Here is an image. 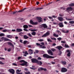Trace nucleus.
Wrapping results in <instances>:
<instances>
[{"label": "nucleus", "mask_w": 74, "mask_h": 74, "mask_svg": "<svg viewBox=\"0 0 74 74\" xmlns=\"http://www.w3.org/2000/svg\"><path fill=\"white\" fill-rule=\"evenodd\" d=\"M20 62H23L24 63H23L22 64H20V65L21 66H27V62L26 61H25L24 60H22L20 61Z\"/></svg>", "instance_id": "1"}, {"label": "nucleus", "mask_w": 74, "mask_h": 74, "mask_svg": "<svg viewBox=\"0 0 74 74\" xmlns=\"http://www.w3.org/2000/svg\"><path fill=\"white\" fill-rule=\"evenodd\" d=\"M8 71L12 74H14L15 73V71L13 69H9L8 70Z\"/></svg>", "instance_id": "2"}, {"label": "nucleus", "mask_w": 74, "mask_h": 74, "mask_svg": "<svg viewBox=\"0 0 74 74\" xmlns=\"http://www.w3.org/2000/svg\"><path fill=\"white\" fill-rule=\"evenodd\" d=\"M67 71V69L65 68H62L61 69V71L63 73L66 72Z\"/></svg>", "instance_id": "3"}, {"label": "nucleus", "mask_w": 74, "mask_h": 74, "mask_svg": "<svg viewBox=\"0 0 74 74\" xmlns=\"http://www.w3.org/2000/svg\"><path fill=\"white\" fill-rule=\"evenodd\" d=\"M31 60L32 63H37V61H38V60L34 58L31 59Z\"/></svg>", "instance_id": "4"}, {"label": "nucleus", "mask_w": 74, "mask_h": 74, "mask_svg": "<svg viewBox=\"0 0 74 74\" xmlns=\"http://www.w3.org/2000/svg\"><path fill=\"white\" fill-rule=\"evenodd\" d=\"M73 9L71 7H69V8H66V11L67 12H69V11H72V10H73Z\"/></svg>", "instance_id": "5"}, {"label": "nucleus", "mask_w": 74, "mask_h": 74, "mask_svg": "<svg viewBox=\"0 0 74 74\" xmlns=\"http://www.w3.org/2000/svg\"><path fill=\"white\" fill-rule=\"evenodd\" d=\"M21 71V70H19V69H17L16 70V73L17 74H22V72L20 73Z\"/></svg>", "instance_id": "6"}, {"label": "nucleus", "mask_w": 74, "mask_h": 74, "mask_svg": "<svg viewBox=\"0 0 74 74\" xmlns=\"http://www.w3.org/2000/svg\"><path fill=\"white\" fill-rule=\"evenodd\" d=\"M48 53H49V54H50L51 55H53V52H52V51H51V50H49L48 51Z\"/></svg>", "instance_id": "7"}, {"label": "nucleus", "mask_w": 74, "mask_h": 74, "mask_svg": "<svg viewBox=\"0 0 74 74\" xmlns=\"http://www.w3.org/2000/svg\"><path fill=\"white\" fill-rule=\"evenodd\" d=\"M23 44L24 45H27L29 44V42L27 41V40H25L23 42Z\"/></svg>", "instance_id": "8"}, {"label": "nucleus", "mask_w": 74, "mask_h": 74, "mask_svg": "<svg viewBox=\"0 0 74 74\" xmlns=\"http://www.w3.org/2000/svg\"><path fill=\"white\" fill-rule=\"evenodd\" d=\"M58 25L60 27H64V25L62 23H60L58 24Z\"/></svg>", "instance_id": "9"}, {"label": "nucleus", "mask_w": 74, "mask_h": 74, "mask_svg": "<svg viewBox=\"0 0 74 74\" xmlns=\"http://www.w3.org/2000/svg\"><path fill=\"white\" fill-rule=\"evenodd\" d=\"M36 18L38 19L39 22H41V21H42V20H41L42 19V18H41L37 17Z\"/></svg>", "instance_id": "10"}, {"label": "nucleus", "mask_w": 74, "mask_h": 74, "mask_svg": "<svg viewBox=\"0 0 74 74\" xmlns=\"http://www.w3.org/2000/svg\"><path fill=\"white\" fill-rule=\"evenodd\" d=\"M47 69H44L42 68H39L38 69V71H41L42 70H44V71H46Z\"/></svg>", "instance_id": "11"}, {"label": "nucleus", "mask_w": 74, "mask_h": 74, "mask_svg": "<svg viewBox=\"0 0 74 74\" xmlns=\"http://www.w3.org/2000/svg\"><path fill=\"white\" fill-rule=\"evenodd\" d=\"M47 58H54V57L53 56H49V55H47Z\"/></svg>", "instance_id": "12"}, {"label": "nucleus", "mask_w": 74, "mask_h": 74, "mask_svg": "<svg viewBox=\"0 0 74 74\" xmlns=\"http://www.w3.org/2000/svg\"><path fill=\"white\" fill-rule=\"evenodd\" d=\"M28 51L30 55L33 54V50H32V49H29L28 50Z\"/></svg>", "instance_id": "13"}, {"label": "nucleus", "mask_w": 74, "mask_h": 74, "mask_svg": "<svg viewBox=\"0 0 74 74\" xmlns=\"http://www.w3.org/2000/svg\"><path fill=\"white\" fill-rule=\"evenodd\" d=\"M4 41H11V42H12V41L11 40L9 39H8V38H5L4 37Z\"/></svg>", "instance_id": "14"}, {"label": "nucleus", "mask_w": 74, "mask_h": 74, "mask_svg": "<svg viewBox=\"0 0 74 74\" xmlns=\"http://www.w3.org/2000/svg\"><path fill=\"white\" fill-rule=\"evenodd\" d=\"M57 18L60 21H62L63 20V18L61 17H58Z\"/></svg>", "instance_id": "15"}, {"label": "nucleus", "mask_w": 74, "mask_h": 74, "mask_svg": "<svg viewBox=\"0 0 74 74\" xmlns=\"http://www.w3.org/2000/svg\"><path fill=\"white\" fill-rule=\"evenodd\" d=\"M56 48L58 49V50H60L61 49L63 48V47L61 46H58L56 47Z\"/></svg>", "instance_id": "16"}, {"label": "nucleus", "mask_w": 74, "mask_h": 74, "mask_svg": "<svg viewBox=\"0 0 74 74\" xmlns=\"http://www.w3.org/2000/svg\"><path fill=\"white\" fill-rule=\"evenodd\" d=\"M22 31V29H16V32H20Z\"/></svg>", "instance_id": "17"}, {"label": "nucleus", "mask_w": 74, "mask_h": 74, "mask_svg": "<svg viewBox=\"0 0 74 74\" xmlns=\"http://www.w3.org/2000/svg\"><path fill=\"white\" fill-rule=\"evenodd\" d=\"M37 63L38 64H39V65H40V66H41V65H42V62H41L40 61H38V60L37 61Z\"/></svg>", "instance_id": "18"}, {"label": "nucleus", "mask_w": 74, "mask_h": 74, "mask_svg": "<svg viewBox=\"0 0 74 74\" xmlns=\"http://www.w3.org/2000/svg\"><path fill=\"white\" fill-rule=\"evenodd\" d=\"M7 44H8V45H11L13 47H14V46L13 44H12V43H11V42H8Z\"/></svg>", "instance_id": "19"}, {"label": "nucleus", "mask_w": 74, "mask_h": 74, "mask_svg": "<svg viewBox=\"0 0 74 74\" xmlns=\"http://www.w3.org/2000/svg\"><path fill=\"white\" fill-rule=\"evenodd\" d=\"M6 37L7 38H12V36L11 35H7Z\"/></svg>", "instance_id": "20"}, {"label": "nucleus", "mask_w": 74, "mask_h": 74, "mask_svg": "<svg viewBox=\"0 0 74 74\" xmlns=\"http://www.w3.org/2000/svg\"><path fill=\"white\" fill-rule=\"evenodd\" d=\"M56 32L58 33V34L59 35V36H62V33L60 32V31L57 30Z\"/></svg>", "instance_id": "21"}, {"label": "nucleus", "mask_w": 74, "mask_h": 74, "mask_svg": "<svg viewBox=\"0 0 74 74\" xmlns=\"http://www.w3.org/2000/svg\"><path fill=\"white\" fill-rule=\"evenodd\" d=\"M41 26L44 28H46V27H47V25H46V24H44L42 25H41Z\"/></svg>", "instance_id": "22"}, {"label": "nucleus", "mask_w": 74, "mask_h": 74, "mask_svg": "<svg viewBox=\"0 0 74 74\" xmlns=\"http://www.w3.org/2000/svg\"><path fill=\"white\" fill-rule=\"evenodd\" d=\"M62 64H63V65H66V62L65 61H62Z\"/></svg>", "instance_id": "23"}, {"label": "nucleus", "mask_w": 74, "mask_h": 74, "mask_svg": "<svg viewBox=\"0 0 74 74\" xmlns=\"http://www.w3.org/2000/svg\"><path fill=\"white\" fill-rule=\"evenodd\" d=\"M53 36H54V37H59V35H58V34L56 35V34L55 33L53 34Z\"/></svg>", "instance_id": "24"}, {"label": "nucleus", "mask_w": 74, "mask_h": 74, "mask_svg": "<svg viewBox=\"0 0 74 74\" xmlns=\"http://www.w3.org/2000/svg\"><path fill=\"white\" fill-rule=\"evenodd\" d=\"M24 38L25 39H27L29 38V37L27 36V35H25L24 36Z\"/></svg>", "instance_id": "25"}, {"label": "nucleus", "mask_w": 74, "mask_h": 74, "mask_svg": "<svg viewBox=\"0 0 74 74\" xmlns=\"http://www.w3.org/2000/svg\"><path fill=\"white\" fill-rule=\"evenodd\" d=\"M31 34L32 35V36H35L36 34V33L35 32H33L31 33Z\"/></svg>", "instance_id": "26"}, {"label": "nucleus", "mask_w": 74, "mask_h": 74, "mask_svg": "<svg viewBox=\"0 0 74 74\" xmlns=\"http://www.w3.org/2000/svg\"><path fill=\"white\" fill-rule=\"evenodd\" d=\"M23 27L24 28H25V29H27V28H28V26L27 25H23Z\"/></svg>", "instance_id": "27"}, {"label": "nucleus", "mask_w": 74, "mask_h": 74, "mask_svg": "<svg viewBox=\"0 0 74 74\" xmlns=\"http://www.w3.org/2000/svg\"><path fill=\"white\" fill-rule=\"evenodd\" d=\"M50 31H47V36H49L50 34Z\"/></svg>", "instance_id": "28"}, {"label": "nucleus", "mask_w": 74, "mask_h": 74, "mask_svg": "<svg viewBox=\"0 0 74 74\" xmlns=\"http://www.w3.org/2000/svg\"><path fill=\"white\" fill-rule=\"evenodd\" d=\"M64 46L65 48H69V45H68L67 44H65Z\"/></svg>", "instance_id": "29"}, {"label": "nucleus", "mask_w": 74, "mask_h": 74, "mask_svg": "<svg viewBox=\"0 0 74 74\" xmlns=\"http://www.w3.org/2000/svg\"><path fill=\"white\" fill-rule=\"evenodd\" d=\"M24 33L22 32H21L19 34L21 36H23Z\"/></svg>", "instance_id": "30"}, {"label": "nucleus", "mask_w": 74, "mask_h": 74, "mask_svg": "<svg viewBox=\"0 0 74 74\" xmlns=\"http://www.w3.org/2000/svg\"><path fill=\"white\" fill-rule=\"evenodd\" d=\"M29 30L31 31V32H36L37 30L36 29H29Z\"/></svg>", "instance_id": "31"}, {"label": "nucleus", "mask_w": 74, "mask_h": 74, "mask_svg": "<svg viewBox=\"0 0 74 74\" xmlns=\"http://www.w3.org/2000/svg\"><path fill=\"white\" fill-rule=\"evenodd\" d=\"M70 54H71V53L70 52H69L67 54V56L68 57H70Z\"/></svg>", "instance_id": "32"}, {"label": "nucleus", "mask_w": 74, "mask_h": 74, "mask_svg": "<svg viewBox=\"0 0 74 74\" xmlns=\"http://www.w3.org/2000/svg\"><path fill=\"white\" fill-rule=\"evenodd\" d=\"M5 35L3 33H1L0 34V37H2V36H4Z\"/></svg>", "instance_id": "33"}, {"label": "nucleus", "mask_w": 74, "mask_h": 74, "mask_svg": "<svg viewBox=\"0 0 74 74\" xmlns=\"http://www.w3.org/2000/svg\"><path fill=\"white\" fill-rule=\"evenodd\" d=\"M69 22L71 24H74V21H70Z\"/></svg>", "instance_id": "34"}, {"label": "nucleus", "mask_w": 74, "mask_h": 74, "mask_svg": "<svg viewBox=\"0 0 74 74\" xmlns=\"http://www.w3.org/2000/svg\"><path fill=\"white\" fill-rule=\"evenodd\" d=\"M47 36V33L42 36V37H45Z\"/></svg>", "instance_id": "35"}, {"label": "nucleus", "mask_w": 74, "mask_h": 74, "mask_svg": "<svg viewBox=\"0 0 74 74\" xmlns=\"http://www.w3.org/2000/svg\"><path fill=\"white\" fill-rule=\"evenodd\" d=\"M51 40H53L55 41H56V38H52L51 36Z\"/></svg>", "instance_id": "36"}, {"label": "nucleus", "mask_w": 74, "mask_h": 74, "mask_svg": "<svg viewBox=\"0 0 74 74\" xmlns=\"http://www.w3.org/2000/svg\"><path fill=\"white\" fill-rule=\"evenodd\" d=\"M51 49L53 52H55V51H56V49H54V48H52Z\"/></svg>", "instance_id": "37"}, {"label": "nucleus", "mask_w": 74, "mask_h": 74, "mask_svg": "<svg viewBox=\"0 0 74 74\" xmlns=\"http://www.w3.org/2000/svg\"><path fill=\"white\" fill-rule=\"evenodd\" d=\"M25 74H31L30 73L29 71H27V72H25Z\"/></svg>", "instance_id": "38"}, {"label": "nucleus", "mask_w": 74, "mask_h": 74, "mask_svg": "<svg viewBox=\"0 0 74 74\" xmlns=\"http://www.w3.org/2000/svg\"><path fill=\"white\" fill-rule=\"evenodd\" d=\"M59 16H64V14H63L61 13L59 14Z\"/></svg>", "instance_id": "39"}, {"label": "nucleus", "mask_w": 74, "mask_h": 74, "mask_svg": "<svg viewBox=\"0 0 74 74\" xmlns=\"http://www.w3.org/2000/svg\"><path fill=\"white\" fill-rule=\"evenodd\" d=\"M27 34L28 35V36H29V37H32V35L30 33H29L28 34Z\"/></svg>", "instance_id": "40"}, {"label": "nucleus", "mask_w": 74, "mask_h": 74, "mask_svg": "<svg viewBox=\"0 0 74 74\" xmlns=\"http://www.w3.org/2000/svg\"><path fill=\"white\" fill-rule=\"evenodd\" d=\"M69 6H74V3H72L69 4Z\"/></svg>", "instance_id": "41"}, {"label": "nucleus", "mask_w": 74, "mask_h": 74, "mask_svg": "<svg viewBox=\"0 0 74 74\" xmlns=\"http://www.w3.org/2000/svg\"><path fill=\"white\" fill-rule=\"evenodd\" d=\"M30 23L31 24H32V25H33V24H34V22H33V21L32 20H31L30 21Z\"/></svg>", "instance_id": "42"}, {"label": "nucleus", "mask_w": 74, "mask_h": 74, "mask_svg": "<svg viewBox=\"0 0 74 74\" xmlns=\"http://www.w3.org/2000/svg\"><path fill=\"white\" fill-rule=\"evenodd\" d=\"M43 58H47V54H44L43 55Z\"/></svg>", "instance_id": "43"}, {"label": "nucleus", "mask_w": 74, "mask_h": 74, "mask_svg": "<svg viewBox=\"0 0 74 74\" xmlns=\"http://www.w3.org/2000/svg\"><path fill=\"white\" fill-rule=\"evenodd\" d=\"M47 41L49 42H52V40H51L50 39H47Z\"/></svg>", "instance_id": "44"}, {"label": "nucleus", "mask_w": 74, "mask_h": 74, "mask_svg": "<svg viewBox=\"0 0 74 74\" xmlns=\"http://www.w3.org/2000/svg\"><path fill=\"white\" fill-rule=\"evenodd\" d=\"M62 51H60V52L58 53V55H60L62 54Z\"/></svg>", "instance_id": "45"}, {"label": "nucleus", "mask_w": 74, "mask_h": 74, "mask_svg": "<svg viewBox=\"0 0 74 74\" xmlns=\"http://www.w3.org/2000/svg\"><path fill=\"white\" fill-rule=\"evenodd\" d=\"M4 37H2L1 38V41H3V40H4Z\"/></svg>", "instance_id": "46"}, {"label": "nucleus", "mask_w": 74, "mask_h": 74, "mask_svg": "<svg viewBox=\"0 0 74 74\" xmlns=\"http://www.w3.org/2000/svg\"><path fill=\"white\" fill-rule=\"evenodd\" d=\"M25 53V55H28L29 53H27V51H25V53Z\"/></svg>", "instance_id": "47"}, {"label": "nucleus", "mask_w": 74, "mask_h": 74, "mask_svg": "<svg viewBox=\"0 0 74 74\" xmlns=\"http://www.w3.org/2000/svg\"><path fill=\"white\" fill-rule=\"evenodd\" d=\"M38 41H40V42H42V41H44V40L43 39H40L38 40Z\"/></svg>", "instance_id": "48"}, {"label": "nucleus", "mask_w": 74, "mask_h": 74, "mask_svg": "<svg viewBox=\"0 0 74 74\" xmlns=\"http://www.w3.org/2000/svg\"><path fill=\"white\" fill-rule=\"evenodd\" d=\"M3 32H7V29H4L3 30H2Z\"/></svg>", "instance_id": "49"}, {"label": "nucleus", "mask_w": 74, "mask_h": 74, "mask_svg": "<svg viewBox=\"0 0 74 74\" xmlns=\"http://www.w3.org/2000/svg\"><path fill=\"white\" fill-rule=\"evenodd\" d=\"M36 45L37 46H40V44L38 43H36Z\"/></svg>", "instance_id": "50"}, {"label": "nucleus", "mask_w": 74, "mask_h": 74, "mask_svg": "<svg viewBox=\"0 0 74 74\" xmlns=\"http://www.w3.org/2000/svg\"><path fill=\"white\" fill-rule=\"evenodd\" d=\"M41 9H43V8H38L36 9V10H41Z\"/></svg>", "instance_id": "51"}, {"label": "nucleus", "mask_w": 74, "mask_h": 74, "mask_svg": "<svg viewBox=\"0 0 74 74\" xmlns=\"http://www.w3.org/2000/svg\"><path fill=\"white\" fill-rule=\"evenodd\" d=\"M12 65H13V66H17V64H16L15 63H13Z\"/></svg>", "instance_id": "52"}, {"label": "nucleus", "mask_w": 74, "mask_h": 74, "mask_svg": "<svg viewBox=\"0 0 74 74\" xmlns=\"http://www.w3.org/2000/svg\"><path fill=\"white\" fill-rule=\"evenodd\" d=\"M37 24H38V23H37V22H35L34 23L33 25H37Z\"/></svg>", "instance_id": "53"}, {"label": "nucleus", "mask_w": 74, "mask_h": 74, "mask_svg": "<svg viewBox=\"0 0 74 74\" xmlns=\"http://www.w3.org/2000/svg\"><path fill=\"white\" fill-rule=\"evenodd\" d=\"M57 40H62V38H57Z\"/></svg>", "instance_id": "54"}, {"label": "nucleus", "mask_w": 74, "mask_h": 74, "mask_svg": "<svg viewBox=\"0 0 74 74\" xmlns=\"http://www.w3.org/2000/svg\"><path fill=\"white\" fill-rule=\"evenodd\" d=\"M27 47L28 48H31L32 47V45H28L27 46Z\"/></svg>", "instance_id": "55"}, {"label": "nucleus", "mask_w": 74, "mask_h": 74, "mask_svg": "<svg viewBox=\"0 0 74 74\" xmlns=\"http://www.w3.org/2000/svg\"><path fill=\"white\" fill-rule=\"evenodd\" d=\"M61 42H62V43H63V44H64V43H66V42H65V41H61Z\"/></svg>", "instance_id": "56"}, {"label": "nucleus", "mask_w": 74, "mask_h": 74, "mask_svg": "<svg viewBox=\"0 0 74 74\" xmlns=\"http://www.w3.org/2000/svg\"><path fill=\"white\" fill-rule=\"evenodd\" d=\"M56 45V43H54L52 45V46H55V45Z\"/></svg>", "instance_id": "57"}, {"label": "nucleus", "mask_w": 74, "mask_h": 74, "mask_svg": "<svg viewBox=\"0 0 74 74\" xmlns=\"http://www.w3.org/2000/svg\"><path fill=\"white\" fill-rule=\"evenodd\" d=\"M23 12V10H20L18 11V12Z\"/></svg>", "instance_id": "58"}, {"label": "nucleus", "mask_w": 74, "mask_h": 74, "mask_svg": "<svg viewBox=\"0 0 74 74\" xmlns=\"http://www.w3.org/2000/svg\"><path fill=\"white\" fill-rule=\"evenodd\" d=\"M23 30H24V31H26V32H27V31H29V30H27V29H23Z\"/></svg>", "instance_id": "59"}, {"label": "nucleus", "mask_w": 74, "mask_h": 74, "mask_svg": "<svg viewBox=\"0 0 74 74\" xmlns=\"http://www.w3.org/2000/svg\"><path fill=\"white\" fill-rule=\"evenodd\" d=\"M38 60H41V58L40 57H39L38 58Z\"/></svg>", "instance_id": "60"}, {"label": "nucleus", "mask_w": 74, "mask_h": 74, "mask_svg": "<svg viewBox=\"0 0 74 74\" xmlns=\"http://www.w3.org/2000/svg\"><path fill=\"white\" fill-rule=\"evenodd\" d=\"M52 17H53V18H57V16H52Z\"/></svg>", "instance_id": "61"}, {"label": "nucleus", "mask_w": 74, "mask_h": 74, "mask_svg": "<svg viewBox=\"0 0 74 74\" xmlns=\"http://www.w3.org/2000/svg\"><path fill=\"white\" fill-rule=\"evenodd\" d=\"M40 44L41 45H44V42H41Z\"/></svg>", "instance_id": "62"}, {"label": "nucleus", "mask_w": 74, "mask_h": 74, "mask_svg": "<svg viewBox=\"0 0 74 74\" xmlns=\"http://www.w3.org/2000/svg\"><path fill=\"white\" fill-rule=\"evenodd\" d=\"M0 64H4V63H3L2 62H0Z\"/></svg>", "instance_id": "63"}, {"label": "nucleus", "mask_w": 74, "mask_h": 74, "mask_svg": "<svg viewBox=\"0 0 74 74\" xmlns=\"http://www.w3.org/2000/svg\"><path fill=\"white\" fill-rule=\"evenodd\" d=\"M21 59V57H18V60H19V59Z\"/></svg>", "instance_id": "64"}]
</instances>
